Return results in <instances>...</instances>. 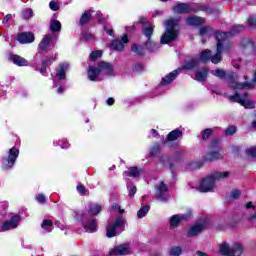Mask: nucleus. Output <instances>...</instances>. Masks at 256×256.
<instances>
[{
    "label": "nucleus",
    "mask_w": 256,
    "mask_h": 256,
    "mask_svg": "<svg viewBox=\"0 0 256 256\" xmlns=\"http://www.w3.org/2000/svg\"><path fill=\"white\" fill-rule=\"evenodd\" d=\"M121 39L123 43H129V39L127 38V35H124Z\"/></svg>",
    "instance_id": "338daca9"
},
{
    "label": "nucleus",
    "mask_w": 256,
    "mask_h": 256,
    "mask_svg": "<svg viewBox=\"0 0 256 256\" xmlns=\"http://www.w3.org/2000/svg\"><path fill=\"white\" fill-rule=\"evenodd\" d=\"M204 159L206 161H219V160L223 159V153H221V151H219V150L210 151L205 155Z\"/></svg>",
    "instance_id": "6ab92c4d"
},
{
    "label": "nucleus",
    "mask_w": 256,
    "mask_h": 256,
    "mask_svg": "<svg viewBox=\"0 0 256 256\" xmlns=\"http://www.w3.org/2000/svg\"><path fill=\"white\" fill-rule=\"evenodd\" d=\"M246 155H248V157H256V147L252 146L250 148H247Z\"/></svg>",
    "instance_id": "de8ad7c7"
},
{
    "label": "nucleus",
    "mask_w": 256,
    "mask_h": 256,
    "mask_svg": "<svg viewBox=\"0 0 256 256\" xmlns=\"http://www.w3.org/2000/svg\"><path fill=\"white\" fill-rule=\"evenodd\" d=\"M19 221H21V217L19 215L13 216L10 221H6L2 224L1 231H11V229H17V227H19Z\"/></svg>",
    "instance_id": "9b49d317"
},
{
    "label": "nucleus",
    "mask_w": 256,
    "mask_h": 256,
    "mask_svg": "<svg viewBox=\"0 0 256 256\" xmlns=\"http://www.w3.org/2000/svg\"><path fill=\"white\" fill-rule=\"evenodd\" d=\"M183 248L181 246H173L168 251V256H181Z\"/></svg>",
    "instance_id": "cd10ccee"
},
{
    "label": "nucleus",
    "mask_w": 256,
    "mask_h": 256,
    "mask_svg": "<svg viewBox=\"0 0 256 256\" xmlns=\"http://www.w3.org/2000/svg\"><path fill=\"white\" fill-rule=\"evenodd\" d=\"M34 13H33V9L31 8H25L22 11V17L23 19H31L33 17Z\"/></svg>",
    "instance_id": "ea45409f"
},
{
    "label": "nucleus",
    "mask_w": 256,
    "mask_h": 256,
    "mask_svg": "<svg viewBox=\"0 0 256 256\" xmlns=\"http://www.w3.org/2000/svg\"><path fill=\"white\" fill-rule=\"evenodd\" d=\"M189 217H191V212H188L186 214H181V215L179 214L172 215L169 219L170 229L172 230L177 229V227H179V225L181 224V221H187Z\"/></svg>",
    "instance_id": "0eeeda50"
},
{
    "label": "nucleus",
    "mask_w": 256,
    "mask_h": 256,
    "mask_svg": "<svg viewBox=\"0 0 256 256\" xmlns=\"http://www.w3.org/2000/svg\"><path fill=\"white\" fill-rule=\"evenodd\" d=\"M102 55H103V51L96 50L90 54L89 59L90 61H97V59H99Z\"/></svg>",
    "instance_id": "a19ab883"
},
{
    "label": "nucleus",
    "mask_w": 256,
    "mask_h": 256,
    "mask_svg": "<svg viewBox=\"0 0 256 256\" xmlns=\"http://www.w3.org/2000/svg\"><path fill=\"white\" fill-rule=\"evenodd\" d=\"M243 254V246L239 243H235L233 246H232V256H239V255H242Z\"/></svg>",
    "instance_id": "2f4dec72"
},
{
    "label": "nucleus",
    "mask_w": 256,
    "mask_h": 256,
    "mask_svg": "<svg viewBox=\"0 0 256 256\" xmlns=\"http://www.w3.org/2000/svg\"><path fill=\"white\" fill-rule=\"evenodd\" d=\"M166 27V31L162 35L160 39V43L162 45H167L168 43H172L177 39L179 33L177 32V25H179V19H169L164 23Z\"/></svg>",
    "instance_id": "7ed1b4c3"
},
{
    "label": "nucleus",
    "mask_w": 256,
    "mask_h": 256,
    "mask_svg": "<svg viewBox=\"0 0 256 256\" xmlns=\"http://www.w3.org/2000/svg\"><path fill=\"white\" fill-rule=\"evenodd\" d=\"M87 73L90 81H99V77H101V75H106V77L115 75V70L113 69V65H111V63L100 62L98 63V67L89 66Z\"/></svg>",
    "instance_id": "f03ea898"
},
{
    "label": "nucleus",
    "mask_w": 256,
    "mask_h": 256,
    "mask_svg": "<svg viewBox=\"0 0 256 256\" xmlns=\"http://www.w3.org/2000/svg\"><path fill=\"white\" fill-rule=\"evenodd\" d=\"M140 175H143V169L139 168V167H130L128 169V171H125L123 173V177H133V178H137Z\"/></svg>",
    "instance_id": "a211bd4d"
},
{
    "label": "nucleus",
    "mask_w": 256,
    "mask_h": 256,
    "mask_svg": "<svg viewBox=\"0 0 256 256\" xmlns=\"http://www.w3.org/2000/svg\"><path fill=\"white\" fill-rule=\"evenodd\" d=\"M149 206H143L142 208H140V210L137 213V217L139 219H143V217H145L148 213H149Z\"/></svg>",
    "instance_id": "58836bf2"
},
{
    "label": "nucleus",
    "mask_w": 256,
    "mask_h": 256,
    "mask_svg": "<svg viewBox=\"0 0 256 256\" xmlns=\"http://www.w3.org/2000/svg\"><path fill=\"white\" fill-rule=\"evenodd\" d=\"M125 225L127 220L124 216H117L115 220L106 227V237L109 239L121 235L122 231H125Z\"/></svg>",
    "instance_id": "20e7f679"
},
{
    "label": "nucleus",
    "mask_w": 256,
    "mask_h": 256,
    "mask_svg": "<svg viewBox=\"0 0 256 256\" xmlns=\"http://www.w3.org/2000/svg\"><path fill=\"white\" fill-rule=\"evenodd\" d=\"M181 73V70H174L162 78V85H169L171 82L175 81L177 75Z\"/></svg>",
    "instance_id": "412c9836"
},
{
    "label": "nucleus",
    "mask_w": 256,
    "mask_h": 256,
    "mask_svg": "<svg viewBox=\"0 0 256 256\" xmlns=\"http://www.w3.org/2000/svg\"><path fill=\"white\" fill-rule=\"evenodd\" d=\"M89 19H91V12L89 10H86L80 18V25H85L86 23H89Z\"/></svg>",
    "instance_id": "f704fd0d"
},
{
    "label": "nucleus",
    "mask_w": 256,
    "mask_h": 256,
    "mask_svg": "<svg viewBox=\"0 0 256 256\" xmlns=\"http://www.w3.org/2000/svg\"><path fill=\"white\" fill-rule=\"evenodd\" d=\"M90 215H99L101 213V205L99 204H91L89 207Z\"/></svg>",
    "instance_id": "473e14b6"
},
{
    "label": "nucleus",
    "mask_w": 256,
    "mask_h": 256,
    "mask_svg": "<svg viewBox=\"0 0 256 256\" xmlns=\"http://www.w3.org/2000/svg\"><path fill=\"white\" fill-rule=\"evenodd\" d=\"M239 197H241V191L240 190H232L231 192V198L232 199H239Z\"/></svg>",
    "instance_id": "3c124183"
},
{
    "label": "nucleus",
    "mask_w": 256,
    "mask_h": 256,
    "mask_svg": "<svg viewBox=\"0 0 256 256\" xmlns=\"http://www.w3.org/2000/svg\"><path fill=\"white\" fill-rule=\"evenodd\" d=\"M203 229H205V226H203V224H196L190 228V230L188 231V235L189 237H195L199 235V233H201Z\"/></svg>",
    "instance_id": "5701e85b"
},
{
    "label": "nucleus",
    "mask_w": 256,
    "mask_h": 256,
    "mask_svg": "<svg viewBox=\"0 0 256 256\" xmlns=\"http://www.w3.org/2000/svg\"><path fill=\"white\" fill-rule=\"evenodd\" d=\"M207 79V69L201 68L196 72V81H205Z\"/></svg>",
    "instance_id": "7c9ffc66"
},
{
    "label": "nucleus",
    "mask_w": 256,
    "mask_h": 256,
    "mask_svg": "<svg viewBox=\"0 0 256 256\" xmlns=\"http://www.w3.org/2000/svg\"><path fill=\"white\" fill-rule=\"evenodd\" d=\"M174 13L185 14V13H197V9L187 3H178L173 7Z\"/></svg>",
    "instance_id": "1a4fd4ad"
},
{
    "label": "nucleus",
    "mask_w": 256,
    "mask_h": 256,
    "mask_svg": "<svg viewBox=\"0 0 256 256\" xmlns=\"http://www.w3.org/2000/svg\"><path fill=\"white\" fill-rule=\"evenodd\" d=\"M53 46V35L46 34L43 36L42 40L40 41L38 45V51L39 53H44V51H47L49 47Z\"/></svg>",
    "instance_id": "9d476101"
},
{
    "label": "nucleus",
    "mask_w": 256,
    "mask_h": 256,
    "mask_svg": "<svg viewBox=\"0 0 256 256\" xmlns=\"http://www.w3.org/2000/svg\"><path fill=\"white\" fill-rule=\"evenodd\" d=\"M139 23L143 25V33L147 39H151V35H153V25L147 21V18L141 16L139 18Z\"/></svg>",
    "instance_id": "ddd939ff"
},
{
    "label": "nucleus",
    "mask_w": 256,
    "mask_h": 256,
    "mask_svg": "<svg viewBox=\"0 0 256 256\" xmlns=\"http://www.w3.org/2000/svg\"><path fill=\"white\" fill-rule=\"evenodd\" d=\"M199 65V60L197 58L191 59L184 63L183 69L191 70L194 69V67H197Z\"/></svg>",
    "instance_id": "bb28decb"
},
{
    "label": "nucleus",
    "mask_w": 256,
    "mask_h": 256,
    "mask_svg": "<svg viewBox=\"0 0 256 256\" xmlns=\"http://www.w3.org/2000/svg\"><path fill=\"white\" fill-rule=\"evenodd\" d=\"M155 189H156V198L158 199V201H162V202L167 201L168 199L166 194L167 185L164 184L163 182H159L158 184H156Z\"/></svg>",
    "instance_id": "f8f14e48"
},
{
    "label": "nucleus",
    "mask_w": 256,
    "mask_h": 256,
    "mask_svg": "<svg viewBox=\"0 0 256 256\" xmlns=\"http://www.w3.org/2000/svg\"><path fill=\"white\" fill-rule=\"evenodd\" d=\"M110 256L131 255V246L129 244H120L109 251Z\"/></svg>",
    "instance_id": "6e6552de"
},
{
    "label": "nucleus",
    "mask_w": 256,
    "mask_h": 256,
    "mask_svg": "<svg viewBox=\"0 0 256 256\" xmlns=\"http://www.w3.org/2000/svg\"><path fill=\"white\" fill-rule=\"evenodd\" d=\"M244 30H245V26H243V25H234L232 27L230 35H235L237 33H241V31H244Z\"/></svg>",
    "instance_id": "79ce46f5"
},
{
    "label": "nucleus",
    "mask_w": 256,
    "mask_h": 256,
    "mask_svg": "<svg viewBox=\"0 0 256 256\" xmlns=\"http://www.w3.org/2000/svg\"><path fill=\"white\" fill-rule=\"evenodd\" d=\"M180 137H183V132L179 129H175L168 134V141H177Z\"/></svg>",
    "instance_id": "a878e982"
},
{
    "label": "nucleus",
    "mask_w": 256,
    "mask_h": 256,
    "mask_svg": "<svg viewBox=\"0 0 256 256\" xmlns=\"http://www.w3.org/2000/svg\"><path fill=\"white\" fill-rule=\"evenodd\" d=\"M227 37H229L228 33L225 32H216L215 38L217 39V50L214 56H211V50L206 49L202 51L197 60L198 63H207V61H211L214 65L217 63H221V55L225 53V51H229L231 49V45L227 44Z\"/></svg>",
    "instance_id": "f257e3e1"
},
{
    "label": "nucleus",
    "mask_w": 256,
    "mask_h": 256,
    "mask_svg": "<svg viewBox=\"0 0 256 256\" xmlns=\"http://www.w3.org/2000/svg\"><path fill=\"white\" fill-rule=\"evenodd\" d=\"M210 145L211 147H217L219 145V139H213Z\"/></svg>",
    "instance_id": "052dcab7"
},
{
    "label": "nucleus",
    "mask_w": 256,
    "mask_h": 256,
    "mask_svg": "<svg viewBox=\"0 0 256 256\" xmlns=\"http://www.w3.org/2000/svg\"><path fill=\"white\" fill-rule=\"evenodd\" d=\"M11 19H13V15L8 14V15H6V16L4 17L2 23L5 25V24L9 23V21H11Z\"/></svg>",
    "instance_id": "4d7b16f0"
},
{
    "label": "nucleus",
    "mask_w": 256,
    "mask_h": 256,
    "mask_svg": "<svg viewBox=\"0 0 256 256\" xmlns=\"http://www.w3.org/2000/svg\"><path fill=\"white\" fill-rule=\"evenodd\" d=\"M141 69H143V66L141 64H137L135 67H134V71H141Z\"/></svg>",
    "instance_id": "0e129e2a"
},
{
    "label": "nucleus",
    "mask_w": 256,
    "mask_h": 256,
    "mask_svg": "<svg viewBox=\"0 0 256 256\" xmlns=\"http://www.w3.org/2000/svg\"><path fill=\"white\" fill-rule=\"evenodd\" d=\"M113 103H115V99L114 98H108L107 99V105H113Z\"/></svg>",
    "instance_id": "e2e57ef3"
},
{
    "label": "nucleus",
    "mask_w": 256,
    "mask_h": 256,
    "mask_svg": "<svg viewBox=\"0 0 256 256\" xmlns=\"http://www.w3.org/2000/svg\"><path fill=\"white\" fill-rule=\"evenodd\" d=\"M67 71H69V63L60 64L56 73V77L53 79L54 87H57V79L60 81L65 79V73H67Z\"/></svg>",
    "instance_id": "4468645a"
},
{
    "label": "nucleus",
    "mask_w": 256,
    "mask_h": 256,
    "mask_svg": "<svg viewBox=\"0 0 256 256\" xmlns=\"http://www.w3.org/2000/svg\"><path fill=\"white\" fill-rule=\"evenodd\" d=\"M83 217H84L83 212H80V213H78V214L76 215V219H77L78 221H80L81 219H83Z\"/></svg>",
    "instance_id": "680f3d73"
},
{
    "label": "nucleus",
    "mask_w": 256,
    "mask_h": 256,
    "mask_svg": "<svg viewBox=\"0 0 256 256\" xmlns=\"http://www.w3.org/2000/svg\"><path fill=\"white\" fill-rule=\"evenodd\" d=\"M17 157H19V149H17L16 147H12L8 151V157L2 159V169H11V167H13V165H15V162L17 161Z\"/></svg>",
    "instance_id": "39448f33"
},
{
    "label": "nucleus",
    "mask_w": 256,
    "mask_h": 256,
    "mask_svg": "<svg viewBox=\"0 0 256 256\" xmlns=\"http://www.w3.org/2000/svg\"><path fill=\"white\" fill-rule=\"evenodd\" d=\"M9 61L14 63V65H17L18 67H27V65H29V62L27 61V59L19 55H10Z\"/></svg>",
    "instance_id": "dca6fc26"
},
{
    "label": "nucleus",
    "mask_w": 256,
    "mask_h": 256,
    "mask_svg": "<svg viewBox=\"0 0 256 256\" xmlns=\"http://www.w3.org/2000/svg\"><path fill=\"white\" fill-rule=\"evenodd\" d=\"M213 134V129L207 128L201 132V139L202 141H207L209 137Z\"/></svg>",
    "instance_id": "4c0bfd02"
},
{
    "label": "nucleus",
    "mask_w": 256,
    "mask_h": 256,
    "mask_svg": "<svg viewBox=\"0 0 256 256\" xmlns=\"http://www.w3.org/2000/svg\"><path fill=\"white\" fill-rule=\"evenodd\" d=\"M112 208L115 211H119V213H125V210L121 209V207L119 206V204H113Z\"/></svg>",
    "instance_id": "13d9d810"
},
{
    "label": "nucleus",
    "mask_w": 256,
    "mask_h": 256,
    "mask_svg": "<svg viewBox=\"0 0 256 256\" xmlns=\"http://www.w3.org/2000/svg\"><path fill=\"white\" fill-rule=\"evenodd\" d=\"M83 228L86 233H95V231H97V222L95 220H90L87 223H83Z\"/></svg>",
    "instance_id": "4be33fe9"
},
{
    "label": "nucleus",
    "mask_w": 256,
    "mask_h": 256,
    "mask_svg": "<svg viewBox=\"0 0 256 256\" xmlns=\"http://www.w3.org/2000/svg\"><path fill=\"white\" fill-rule=\"evenodd\" d=\"M215 189V180L212 175L204 178L198 187V191H200V193H209L211 191H215Z\"/></svg>",
    "instance_id": "423d86ee"
},
{
    "label": "nucleus",
    "mask_w": 256,
    "mask_h": 256,
    "mask_svg": "<svg viewBox=\"0 0 256 256\" xmlns=\"http://www.w3.org/2000/svg\"><path fill=\"white\" fill-rule=\"evenodd\" d=\"M248 25H249L250 27H255V18H254V17H250V18L248 19Z\"/></svg>",
    "instance_id": "bf43d9fd"
},
{
    "label": "nucleus",
    "mask_w": 256,
    "mask_h": 256,
    "mask_svg": "<svg viewBox=\"0 0 256 256\" xmlns=\"http://www.w3.org/2000/svg\"><path fill=\"white\" fill-rule=\"evenodd\" d=\"M48 63H52V61H51V59H47V60H45L43 63H42V68L40 69V73L42 74V75H45V73H47V68H46V66H47V64Z\"/></svg>",
    "instance_id": "09e8293b"
},
{
    "label": "nucleus",
    "mask_w": 256,
    "mask_h": 256,
    "mask_svg": "<svg viewBox=\"0 0 256 256\" xmlns=\"http://www.w3.org/2000/svg\"><path fill=\"white\" fill-rule=\"evenodd\" d=\"M187 25H192L193 27H197L203 23V18L197 16H191L186 19Z\"/></svg>",
    "instance_id": "393cba45"
},
{
    "label": "nucleus",
    "mask_w": 256,
    "mask_h": 256,
    "mask_svg": "<svg viewBox=\"0 0 256 256\" xmlns=\"http://www.w3.org/2000/svg\"><path fill=\"white\" fill-rule=\"evenodd\" d=\"M231 175V172H215L213 174H211L212 178L215 181H225V179H229Z\"/></svg>",
    "instance_id": "b1692460"
},
{
    "label": "nucleus",
    "mask_w": 256,
    "mask_h": 256,
    "mask_svg": "<svg viewBox=\"0 0 256 256\" xmlns=\"http://www.w3.org/2000/svg\"><path fill=\"white\" fill-rule=\"evenodd\" d=\"M50 29L53 33L57 32V31H61V22H59L58 20L51 21Z\"/></svg>",
    "instance_id": "e433bc0d"
},
{
    "label": "nucleus",
    "mask_w": 256,
    "mask_h": 256,
    "mask_svg": "<svg viewBox=\"0 0 256 256\" xmlns=\"http://www.w3.org/2000/svg\"><path fill=\"white\" fill-rule=\"evenodd\" d=\"M211 74L214 75V77H219V79H225V77H227V73L223 69L212 70Z\"/></svg>",
    "instance_id": "c9c22d12"
},
{
    "label": "nucleus",
    "mask_w": 256,
    "mask_h": 256,
    "mask_svg": "<svg viewBox=\"0 0 256 256\" xmlns=\"http://www.w3.org/2000/svg\"><path fill=\"white\" fill-rule=\"evenodd\" d=\"M129 189H130L129 190L130 197H135V193H137V187L133 186V185H130Z\"/></svg>",
    "instance_id": "864d4df0"
},
{
    "label": "nucleus",
    "mask_w": 256,
    "mask_h": 256,
    "mask_svg": "<svg viewBox=\"0 0 256 256\" xmlns=\"http://www.w3.org/2000/svg\"><path fill=\"white\" fill-rule=\"evenodd\" d=\"M17 41H19V43H21L22 45H25L27 43H33V41H35V35L31 32H24L18 34Z\"/></svg>",
    "instance_id": "2eb2a0df"
},
{
    "label": "nucleus",
    "mask_w": 256,
    "mask_h": 256,
    "mask_svg": "<svg viewBox=\"0 0 256 256\" xmlns=\"http://www.w3.org/2000/svg\"><path fill=\"white\" fill-rule=\"evenodd\" d=\"M241 49H248V51H255V41L251 38H244L240 42Z\"/></svg>",
    "instance_id": "aec40b11"
},
{
    "label": "nucleus",
    "mask_w": 256,
    "mask_h": 256,
    "mask_svg": "<svg viewBox=\"0 0 256 256\" xmlns=\"http://www.w3.org/2000/svg\"><path fill=\"white\" fill-rule=\"evenodd\" d=\"M225 135L231 136L235 135L237 133V127L236 126H229L224 131Z\"/></svg>",
    "instance_id": "c03bdc74"
},
{
    "label": "nucleus",
    "mask_w": 256,
    "mask_h": 256,
    "mask_svg": "<svg viewBox=\"0 0 256 256\" xmlns=\"http://www.w3.org/2000/svg\"><path fill=\"white\" fill-rule=\"evenodd\" d=\"M157 153H159V144H156L152 147L150 155L155 156Z\"/></svg>",
    "instance_id": "603ef678"
},
{
    "label": "nucleus",
    "mask_w": 256,
    "mask_h": 256,
    "mask_svg": "<svg viewBox=\"0 0 256 256\" xmlns=\"http://www.w3.org/2000/svg\"><path fill=\"white\" fill-rule=\"evenodd\" d=\"M188 169H195V162H191V163L188 165Z\"/></svg>",
    "instance_id": "774afa93"
},
{
    "label": "nucleus",
    "mask_w": 256,
    "mask_h": 256,
    "mask_svg": "<svg viewBox=\"0 0 256 256\" xmlns=\"http://www.w3.org/2000/svg\"><path fill=\"white\" fill-rule=\"evenodd\" d=\"M196 255H198V256H209V255H207V253L201 252V251H197Z\"/></svg>",
    "instance_id": "69168bd1"
},
{
    "label": "nucleus",
    "mask_w": 256,
    "mask_h": 256,
    "mask_svg": "<svg viewBox=\"0 0 256 256\" xmlns=\"http://www.w3.org/2000/svg\"><path fill=\"white\" fill-rule=\"evenodd\" d=\"M146 47L148 50H150L152 53L157 51L160 47L159 43L151 40V38L148 39V41L146 42Z\"/></svg>",
    "instance_id": "c756f323"
},
{
    "label": "nucleus",
    "mask_w": 256,
    "mask_h": 256,
    "mask_svg": "<svg viewBox=\"0 0 256 256\" xmlns=\"http://www.w3.org/2000/svg\"><path fill=\"white\" fill-rule=\"evenodd\" d=\"M77 191H78V193H80V195H85V193H87V189L83 185H78Z\"/></svg>",
    "instance_id": "5fc2aeb1"
},
{
    "label": "nucleus",
    "mask_w": 256,
    "mask_h": 256,
    "mask_svg": "<svg viewBox=\"0 0 256 256\" xmlns=\"http://www.w3.org/2000/svg\"><path fill=\"white\" fill-rule=\"evenodd\" d=\"M51 11H59V0H52L49 3Z\"/></svg>",
    "instance_id": "49530a36"
},
{
    "label": "nucleus",
    "mask_w": 256,
    "mask_h": 256,
    "mask_svg": "<svg viewBox=\"0 0 256 256\" xmlns=\"http://www.w3.org/2000/svg\"><path fill=\"white\" fill-rule=\"evenodd\" d=\"M41 227L42 229H44V231H47V233H51V228L53 227V221L48 219L43 220Z\"/></svg>",
    "instance_id": "72a5a7b5"
},
{
    "label": "nucleus",
    "mask_w": 256,
    "mask_h": 256,
    "mask_svg": "<svg viewBox=\"0 0 256 256\" xmlns=\"http://www.w3.org/2000/svg\"><path fill=\"white\" fill-rule=\"evenodd\" d=\"M110 47L113 51H123L125 49V45L120 40L112 41Z\"/></svg>",
    "instance_id": "c85d7f7f"
},
{
    "label": "nucleus",
    "mask_w": 256,
    "mask_h": 256,
    "mask_svg": "<svg viewBox=\"0 0 256 256\" xmlns=\"http://www.w3.org/2000/svg\"><path fill=\"white\" fill-rule=\"evenodd\" d=\"M212 32H213V28L211 27H203L200 29L201 37H205V35H211Z\"/></svg>",
    "instance_id": "a18cd8bd"
},
{
    "label": "nucleus",
    "mask_w": 256,
    "mask_h": 256,
    "mask_svg": "<svg viewBox=\"0 0 256 256\" xmlns=\"http://www.w3.org/2000/svg\"><path fill=\"white\" fill-rule=\"evenodd\" d=\"M36 200L38 201V203H45L46 199H45V195L43 194H38L36 196Z\"/></svg>",
    "instance_id": "6e6d98bb"
},
{
    "label": "nucleus",
    "mask_w": 256,
    "mask_h": 256,
    "mask_svg": "<svg viewBox=\"0 0 256 256\" xmlns=\"http://www.w3.org/2000/svg\"><path fill=\"white\" fill-rule=\"evenodd\" d=\"M219 253L224 256H233V247L227 242H222L219 244Z\"/></svg>",
    "instance_id": "f3484780"
},
{
    "label": "nucleus",
    "mask_w": 256,
    "mask_h": 256,
    "mask_svg": "<svg viewBox=\"0 0 256 256\" xmlns=\"http://www.w3.org/2000/svg\"><path fill=\"white\" fill-rule=\"evenodd\" d=\"M131 49H132L133 53H137V55H143V53H144L143 46H140L137 44H133Z\"/></svg>",
    "instance_id": "37998d69"
},
{
    "label": "nucleus",
    "mask_w": 256,
    "mask_h": 256,
    "mask_svg": "<svg viewBox=\"0 0 256 256\" xmlns=\"http://www.w3.org/2000/svg\"><path fill=\"white\" fill-rule=\"evenodd\" d=\"M82 35L85 41H93V39H95V36L89 32H83Z\"/></svg>",
    "instance_id": "8fccbe9b"
}]
</instances>
